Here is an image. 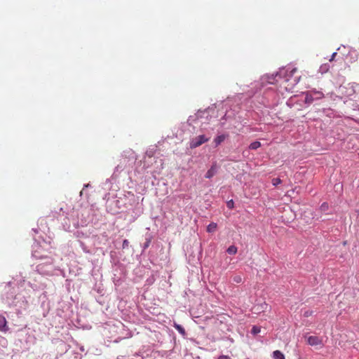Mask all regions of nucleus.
<instances>
[{
  "instance_id": "f257e3e1",
  "label": "nucleus",
  "mask_w": 359,
  "mask_h": 359,
  "mask_svg": "<svg viewBox=\"0 0 359 359\" xmlns=\"http://www.w3.org/2000/svg\"><path fill=\"white\" fill-rule=\"evenodd\" d=\"M209 140V138L206 137L205 135H198V137L194 138L191 143L190 147L191 148H196L199 146H201L202 144L208 142Z\"/></svg>"
},
{
  "instance_id": "f03ea898",
  "label": "nucleus",
  "mask_w": 359,
  "mask_h": 359,
  "mask_svg": "<svg viewBox=\"0 0 359 359\" xmlns=\"http://www.w3.org/2000/svg\"><path fill=\"white\" fill-rule=\"evenodd\" d=\"M313 94L317 95L318 98L321 97L323 96V93L321 92H317V91L308 92L306 93V96H305L304 101L306 103L311 104L313 101V100H314L313 96Z\"/></svg>"
},
{
  "instance_id": "7ed1b4c3",
  "label": "nucleus",
  "mask_w": 359,
  "mask_h": 359,
  "mask_svg": "<svg viewBox=\"0 0 359 359\" xmlns=\"http://www.w3.org/2000/svg\"><path fill=\"white\" fill-rule=\"evenodd\" d=\"M307 342L311 346L321 345L323 341L320 338L316 336H310L307 339Z\"/></svg>"
},
{
  "instance_id": "20e7f679",
  "label": "nucleus",
  "mask_w": 359,
  "mask_h": 359,
  "mask_svg": "<svg viewBox=\"0 0 359 359\" xmlns=\"http://www.w3.org/2000/svg\"><path fill=\"white\" fill-rule=\"evenodd\" d=\"M217 171V165L216 163H214L211 165L210 168L207 171V172L205 174V177L210 179L216 174Z\"/></svg>"
},
{
  "instance_id": "39448f33",
  "label": "nucleus",
  "mask_w": 359,
  "mask_h": 359,
  "mask_svg": "<svg viewBox=\"0 0 359 359\" xmlns=\"http://www.w3.org/2000/svg\"><path fill=\"white\" fill-rule=\"evenodd\" d=\"M8 330L6 318L0 315V331L6 332Z\"/></svg>"
},
{
  "instance_id": "423d86ee",
  "label": "nucleus",
  "mask_w": 359,
  "mask_h": 359,
  "mask_svg": "<svg viewBox=\"0 0 359 359\" xmlns=\"http://www.w3.org/2000/svg\"><path fill=\"white\" fill-rule=\"evenodd\" d=\"M226 139V135H218L217 137H216L214 140V142L215 143V146H218L219 144H220L222 142L224 141V140Z\"/></svg>"
},
{
  "instance_id": "0eeeda50",
  "label": "nucleus",
  "mask_w": 359,
  "mask_h": 359,
  "mask_svg": "<svg viewBox=\"0 0 359 359\" xmlns=\"http://www.w3.org/2000/svg\"><path fill=\"white\" fill-rule=\"evenodd\" d=\"M217 225L216 223L215 222H212L210 223L208 226H207V231L208 233H213L216 231L217 229Z\"/></svg>"
},
{
  "instance_id": "6e6552de",
  "label": "nucleus",
  "mask_w": 359,
  "mask_h": 359,
  "mask_svg": "<svg viewBox=\"0 0 359 359\" xmlns=\"http://www.w3.org/2000/svg\"><path fill=\"white\" fill-rule=\"evenodd\" d=\"M273 356L274 359H285L283 353L278 350L273 351Z\"/></svg>"
},
{
  "instance_id": "1a4fd4ad",
  "label": "nucleus",
  "mask_w": 359,
  "mask_h": 359,
  "mask_svg": "<svg viewBox=\"0 0 359 359\" xmlns=\"http://www.w3.org/2000/svg\"><path fill=\"white\" fill-rule=\"evenodd\" d=\"M297 68H292L291 70L289 71V72L287 73V70L286 71L287 72V79H286V81H290V79L291 77H292L294 76V74H295V72H297Z\"/></svg>"
},
{
  "instance_id": "9d476101",
  "label": "nucleus",
  "mask_w": 359,
  "mask_h": 359,
  "mask_svg": "<svg viewBox=\"0 0 359 359\" xmlns=\"http://www.w3.org/2000/svg\"><path fill=\"white\" fill-rule=\"evenodd\" d=\"M260 147H261V143L259 142H258V141H255V142H252L250 144L249 148L250 149L255 150V149H258Z\"/></svg>"
},
{
  "instance_id": "9b49d317",
  "label": "nucleus",
  "mask_w": 359,
  "mask_h": 359,
  "mask_svg": "<svg viewBox=\"0 0 359 359\" xmlns=\"http://www.w3.org/2000/svg\"><path fill=\"white\" fill-rule=\"evenodd\" d=\"M174 327L181 334H186L185 330L182 325L175 323Z\"/></svg>"
},
{
  "instance_id": "f8f14e48",
  "label": "nucleus",
  "mask_w": 359,
  "mask_h": 359,
  "mask_svg": "<svg viewBox=\"0 0 359 359\" xmlns=\"http://www.w3.org/2000/svg\"><path fill=\"white\" fill-rule=\"evenodd\" d=\"M226 252L229 255H235L237 252V248L235 245H231L227 248Z\"/></svg>"
},
{
  "instance_id": "ddd939ff",
  "label": "nucleus",
  "mask_w": 359,
  "mask_h": 359,
  "mask_svg": "<svg viewBox=\"0 0 359 359\" xmlns=\"http://www.w3.org/2000/svg\"><path fill=\"white\" fill-rule=\"evenodd\" d=\"M252 334H257L260 332V327L257 326H253L251 330Z\"/></svg>"
},
{
  "instance_id": "4468645a",
  "label": "nucleus",
  "mask_w": 359,
  "mask_h": 359,
  "mask_svg": "<svg viewBox=\"0 0 359 359\" xmlns=\"http://www.w3.org/2000/svg\"><path fill=\"white\" fill-rule=\"evenodd\" d=\"M281 183V180L280 178H273L272 180V184L273 186H278Z\"/></svg>"
},
{
  "instance_id": "2eb2a0df",
  "label": "nucleus",
  "mask_w": 359,
  "mask_h": 359,
  "mask_svg": "<svg viewBox=\"0 0 359 359\" xmlns=\"http://www.w3.org/2000/svg\"><path fill=\"white\" fill-rule=\"evenodd\" d=\"M233 200H230L229 201L227 202V207L229 208V209H232L233 208Z\"/></svg>"
},
{
  "instance_id": "dca6fc26",
  "label": "nucleus",
  "mask_w": 359,
  "mask_h": 359,
  "mask_svg": "<svg viewBox=\"0 0 359 359\" xmlns=\"http://www.w3.org/2000/svg\"><path fill=\"white\" fill-rule=\"evenodd\" d=\"M129 245V242L128 240L125 239L123 241V245H122V247L123 249L125 248H127Z\"/></svg>"
},
{
  "instance_id": "f3484780",
  "label": "nucleus",
  "mask_w": 359,
  "mask_h": 359,
  "mask_svg": "<svg viewBox=\"0 0 359 359\" xmlns=\"http://www.w3.org/2000/svg\"><path fill=\"white\" fill-rule=\"evenodd\" d=\"M233 280L236 283H241L242 280V278L240 276H236L233 278Z\"/></svg>"
},
{
  "instance_id": "a211bd4d",
  "label": "nucleus",
  "mask_w": 359,
  "mask_h": 359,
  "mask_svg": "<svg viewBox=\"0 0 359 359\" xmlns=\"http://www.w3.org/2000/svg\"><path fill=\"white\" fill-rule=\"evenodd\" d=\"M337 55V53L336 52L333 53L330 59L329 60L330 62H332L334 60V57H336V55Z\"/></svg>"
},
{
  "instance_id": "6ab92c4d",
  "label": "nucleus",
  "mask_w": 359,
  "mask_h": 359,
  "mask_svg": "<svg viewBox=\"0 0 359 359\" xmlns=\"http://www.w3.org/2000/svg\"><path fill=\"white\" fill-rule=\"evenodd\" d=\"M299 79H300V76L294 78L292 85H296L299 81Z\"/></svg>"
},
{
  "instance_id": "aec40b11",
  "label": "nucleus",
  "mask_w": 359,
  "mask_h": 359,
  "mask_svg": "<svg viewBox=\"0 0 359 359\" xmlns=\"http://www.w3.org/2000/svg\"><path fill=\"white\" fill-rule=\"evenodd\" d=\"M327 207H328V205L325 203H323L321 205V208L323 210H326V208H327Z\"/></svg>"
},
{
  "instance_id": "412c9836",
  "label": "nucleus",
  "mask_w": 359,
  "mask_h": 359,
  "mask_svg": "<svg viewBox=\"0 0 359 359\" xmlns=\"http://www.w3.org/2000/svg\"><path fill=\"white\" fill-rule=\"evenodd\" d=\"M218 359H231V358L228 355H221L219 357Z\"/></svg>"
},
{
  "instance_id": "4be33fe9",
  "label": "nucleus",
  "mask_w": 359,
  "mask_h": 359,
  "mask_svg": "<svg viewBox=\"0 0 359 359\" xmlns=\"http://www.w3.org/2000/svg\"><path fill=\"white\" fill-rule=\"evenodd\" d=\"M149 241H148L146 244H145V247L144 248H147L149 246Z\"/></svg>"
},
{
  "instance_id": "5701e85b",
  "label": "nucleus",
  "mask_w": 359,
  "mask_h": 359,
  "mask_svg": "<svg viewBox=\"0 0 359 359\" xmlns=\"http://www.w3.org/2000/svg\"><path fill=\"white\" fill-rule=\"evenodd\" d=\"M305 316H309V313H308V312H306V313H305Z\"/></svg>"
}]
</instances>
